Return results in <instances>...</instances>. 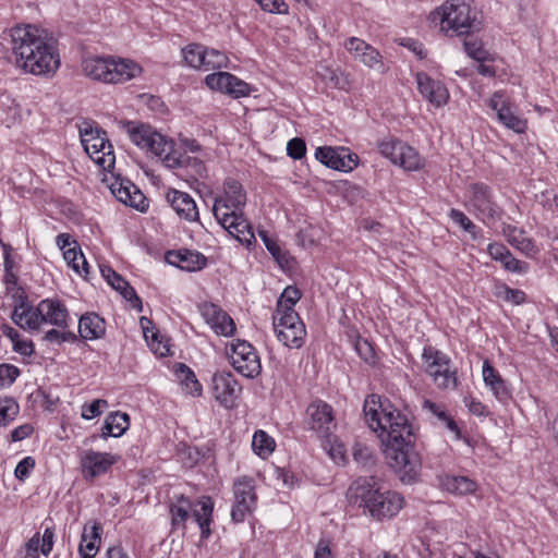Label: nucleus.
Wrapping results in <instances>:
<instances>
[{
  "mask_svg": "<svg viewBox=\"0 0 558 558\" xmlns=\"http://www.w3.org/2000/svg\"><path fill=\"white\" fill-rule=\"evenodd\" d=\"M363 412L368 426L375 432L380 430L388 465L402 483L416 482L422 460L415 448L416 436L409 405L399 409L389 399L373 393L365 399Z\"/></svg>",
  "mask_w": 558,
  "mask_h": 558,
  "instance_id": "1",
  "label": "nucleus"
},
{
  "mask_svg": "<svg viewBox=\"0 0 558 558\" xmlns=\"http://www.w3.org/2000/svg\"><path fill=\"white\" fill-rule=\"evenodd\" d=\"M10 36L16 65L25 72L45 75L59 68L60 60L53 45L37 26H15L10 31Z\"/></svg>",
  "mask_w": 558,
  "mask_h": 558,
  "instance_id": "2",
  "label": "nucleus"
},
{
  "mask_svg": "<svg viewBox=\"0 0 558 558\" xmlns=\"http://www.w3.org/2000/svg\"><path fill=\"white\" fill-rule=\"evenodd\" d=\"M348 498L379 521L395 517L403 506V497L393 490H383L373 475L357 477L348 489Z\"/></svg>",
  "mask_w": 558,
  "mask_h": 558,
  "instance_id": "3",
  "label": "nucleus"
},
{
  "mask_svg": "<svg viewBox=\"0 0 558 558\" xmlns=\"http://www.w3.org/2000/svg\"><path fill=\"white\" fill-rule=\"evenodd\" d=\"M429 21L450 36H469L482 28L475 8L462 0H448L429 14Z\"/></svg>",
  "mask_w": 558,
  "mask_h": 558,
  "instance_id": "4",
  "label": "nucleus"
},
{
  "mask_svg": "<svg viewBox=\"0 0 558 558\" xmlns=\"http://www.w3.org/2000/svg\"><path fill=\"white\" fill-rule=\"evenodd\" d=\"M122 128L136 146L145 148L158 156L166 167L173 168L182 162V158L177 156L174 142L156 132L150 125L134 121H124L122 122Z\"/></svg>",
  "mask_w": 558,
  "mask_h": 558,
  "instance_id": "5",
  "label": "nucleus"
},
{
  "mask_svg": "<svg viewBox=\"0 0 558 558\" xmlns=\"http://www.w3.org/2000/svg\"><path fill=\"white\" fill-rule=\"evenodd\" d=\"M84 73L105 83H124L141 74V66L132 60L89 57L82 63Z\"/></svg>",
  "mask_w": 558,
  "mask_h": 558,
  "instance_id": "6",
  "label": "nucleus"
},
{
  "mask_svg": "<svg viewBox=\"0 0 558 558\" xmlns=\"http://www.w3.org/2000/svg\"><path fill=\"white\" fill-rule=\"evenodd\" d=\"M80 136L85 151L95 163L106 171L114 167L113 148L104 130L90 122H84L80 126Z\"/></svg>",
  "mask_w": 558,
  "mask_h": 558,
  "instance_id": "7",
  "label": "nucleus"
},
{
  "mask_svg": "<svg viewBox=\"0 0 558 558\" xmlns=\"http://www.w3.org/2000/svg\"><path fill=\"white\" fill-rule=\"evenodd\" d=\"M469 204L476 218L490 226L501 218L502 209L494 199L493 190L483 182L469 186Z\"/></svg>",
  "mask_w": 558,
  "mask_h": 558,
  "instance_id": "8",
  "label": "nucleus"
},
{
  "mask_svg": "<svg viewBox=\"0 0 558 558\" xmlns=\"http://www.w3.org/2000/svg\"><path fill=\"white\" fill-rule=\"evenodd\" d=\"M228 356L232 367L246 378H256L262 373L260 357L256 349L245 340L231 342Z\"/></svg>",
  "mask_w": 558,
  "mask_h": 558,
  "instance_id": "9",
  "label": "nucleus"
},
{
  "mask_svg": "<svg viewBox=\"0 0 558 558\" xmlns=\"http://www.w3.org/2000/svg\"><path fill=\"white\" fill-rule=\"evenodd\" d=\"M422 357L426 364V373L440 389H454L458 385L456 371L450 368V359L432 347L424 348Z\"/></svg>",
  "mask_w": 558,
  "mask_h": 558,
  "instance_id": "10",
  "label": "nucleus"
},
{
  "mask_svg": "<svg viewBox=\"0 0 558 558\" xmlns=\"http://www.w3.org/2000/svg\"><path fill=\"white\" fill-rule=\"evenodd\" d=\"M234 502L231 510V519L234 523H241L254 511L257 504L254 480L243 476L233 484Z\"/></svg>",
  "mask_w": 558,
  "mask_h": 558,
  "instance_id": "11",
  "label": "nucleus"
},
{
  "mask_svg": "<svg viewBox=\"0 0 558 558\" xmlns=\"http://www.w3.org/2000/svg\"><path fill=\"white\" fill-rule=\"evenodd\" d=\"M213 213L220 226L234 236L241 244L250 247L255 242L252 227L244 219L242 213H220V201L214 202Z\"/></svg>",
  "mask_w": 558,
  "mask_h": 558,
  "instance_id": "12",
  "label": "nucleus"
},
{
  "mask_svg": "<svg viewBox=\"0 0 558 558\" xmlns=\"http://www.w3.org/2000/svg\"><path fill=\"white\" fill-rule=\"evenodd\" d=\"M274 330L277 339L288 348L299 349L306 337V328L299 315H288L287 318H274Z\"/></svg>",
  "mask_w": 558,
  "mask_h": 558,
  "instance_id": "13",
  "label": "nucleus"
},
{
  "mask_svg": "<svg viewBox=\"0 0 558 558\" xmlns=\"http://www.w3.org/2000/svg\"><path fill=\"white\" fill-rule=\"evenodd\" d=\"M306 424L322 437H329L336 427L333 410L323 400H315L306 409Z\"/></svg>",
  "mask_w": 558,
  "mask_h": 558,
  "instance_id": "14",
  "label": "nucleus"
},
{
  "mask_svg": "<svg viewBox=\"0 0 558 558\" xmlns=\"http://www.w3.org/2000/svg\"><path fill=\"white\" fill-rule=\"evenodd\" d=\"M213 392L220 405L231 409L242 391V387L231 372H217L213 376Z\"/></svg>",
  "mask_w": 558,
  "mask_h": 558,
  "instance_id": "15",
  "label": "nucleus"
},
{
  "mask_svg": "<svg viewBox=\"0 0 558 558\" xmlns=\"http://www.w3.org/2000/svg\"><path fill=\"white\" fill-rule=\"evenodd\" d=\"M345 49L352 53L355 59L360 60L367 68L384 74L389 68L383 61L379 51L357 37H350L344 41Z\"/></svg>",
  "mask_w": 558,
  "mask_h": 558,
  "instance_id": "16",
  "label": "nucleus"
},
{
  "mask_svg": "<svg viewBox=\"0 0 558 558\" xmlns=\"http://www.w3.org/2000/svg\"><path fill=\"white\" fill-rule=\"evenodd\" d=\"M203 319L219 336L230 337L236 330L234 320L219 305L210 302H203L197 305Z\"/></svg>",
  "mask_w": 558,
  "mask_h": 558,
  "instance_id": "17",
  "label": "nucleus"
},
{
  "mask_svg": "<svg viewBox=\"0 0 558 558\" xmlns=\"http://www.w3.org/2000/svg\"><path fill=\"white\" fill-rule=\"evenodd\" d=\"M118 458L107 453L94 450H87L81 458V465L86 480L105 474L111 465L117 462Z\"/></svg>",
  "mask_w": 558,
  "mask_h": 558,
  "instance_id": "18",
  "label": "nucleus"
},
{
  "mask_svg": "<svg viewBox=\"0 0 558 558\" xmlns=\"http://www.w3.org/2000/svg\"><path fill=\"white\" fill-rule=\"evenodd\" d=\"M415 78L420 94L430 104L436 107H441L447 104L449 93L440 81L432 78L425 72L416 73Z\"/></svg>",
  "mask_w": 558,
  "mask_h": 558,
  "instance_id": "19",
  "label": "nucleus"
},
{
  "mask_svg": "<svg viewBox=\"0 0 558 558\" xmlns=\"http://www.w3.org/2000/svg\"><path fill=\"white\" fill-rule=\"evenodd\" d=\"M110 190L121 203L140 211L146 210L148 205L145 195L130 180H117L111 184Z\"/></svg>",
  "mask_w": 558,
  "mask_h": 558,
  "instance_id": "20",
  "label": "nucleus"
},
{
  "mask_svg": "<svg viewBox=\"0 0 558 558\" xmlns=\"http://www.w3.org/2000/svg\"><path fill=\"white\" fill-rule=\"evenodd\" d=\"M216 201H220V211L226 209L229 213H242L246 204V193L239 181L228 178L223 183V196L216 197Z\"/></svg>",
  "mask_w": 558,
  "mask_h": 558,
  "instance_id": "21",
  "label": "nucleus"
},
{
  "mask_svg": "<svg viewBox=\"0 0 558 558\" xmlns=\"http://www.w3.org/2000/svg\"><path fill=\"white\" fill-rule=\"evenodd\" d=\"M489 107L497 114L498 120L508 129L522 133L526 128V121L514 114L502 94L495 93L489 99Z\"/></svg>",
  "mask_w": 558,
  "mask_h": 558,
  "instance_id": "22",
  "label": "nucleus"
},
{
  "mask_svg": "<svg viewBox=\"0 0 558 558\" xmlns=\"http://www.w3.org/2000/svg\"><path fill=\"white\" fill-rule=\"evenodd\" d=\"M38 312V305L33 306L26 296H21L11 319L23 329L37 330L43 324V316Z\"/></svg>",
  "mask_w": 558,
  "mask_h": 558,
  "instance_id": "23",
  "label": "nucleus"
},
{
  "mask_svg": "<svg viewBox=\"0 0 558 558\" xmlns=\"http://www.w3.org/2000/svg\"><path fill=\"white\" fill-rule=\"evenodd\" d=\"M101 276L106 279V281L117 291L121 293V295L132 303V306L142 312L143 303L138 298L136 291L130 283L122 278L116 270H113L110 266H100Z\"/></svg>",
  "mask_w": 558,
  "mask_h": 558,
  "instance_id": "24",
  "label": "nucleus"
},
{
  "mask_svg": "<svg viewBox=\"0 0 558 558\" xmlns=\"http://www.w3.org/2000/svg\"><path fill=\"white\" fill-rule=\"evenodd\" d=\"M38 314L43 316V324L54 325L58 328L68 327L69 312L65 305L53 299H45L38 303Z\"/></svg>",
  "mask_w": 558,
  "mask_h": 558,
  "instance_id": "25",
  "label": "nucleus"
},
{
  "mask_svg": "<svg viewBox=\"0 0 558 558\" xmlns=\"http://www.w3.org/2000/svg\"><path fill=\"white\" fill-rule=\"evenodd\" d=\"M166 199L180 218L187 221L198 220V209L190 194L172 189L167 192Z\"/></svg>",
  "mask_w": 558,
  "mask_h": 558,
  "instance_id": "26",
  "label": "nucleus"
},
{
  "mask_svg": "<svg viewBox=\"0 0 558 558\" xmlns=\"http://www.w3.org/2000/svg\"><path fill=\"white\" fill-rule=\"evenodd\" d=\"M166 260L187 271L199 270L207 264V258L203 254L190 250L169 251L166 254Z\"/></svg>",
  "mask_w": 558,
  "mask_h": 558,
  "instance_id": "27",
  "label": "nucleus"
},
{
  "mask_svg": "<svg viewBox=\"0 0 558 558\" xmlns=\"http://www.w3.org/2000/svg\"><path fill=\"white\" fill-rule=\"evenodd\" d=\"M78 332L85 340L99 339L106 333V322L96 313H86L80 318Z\"/></svg>",
  "mask_w": 558,
  "mask_h": 558,
  "instance_id": "28",
  "label": "nucleus"
},
{
  "mask_svg": "<svg viewBox=\"0 0 558 558\" xmlns=\"http://www.w3.org/2000/svg\"><path fill=\"white\" fill-rule=\"evenodd\" d=\"M482 373L485 385L490 388L495 397L500 401H507L511 396L510 390L488 360L484 361Z\"/></svg>",
  "mask_w": 558,
  "mask_h": 558,
  "instance_id": "29",
  "label": "nucleus"
},
{
  "mask_svg": "<svg viewBox=\"0 0 558 558\" xmlns=\"http://www.w3.org/2000/svg\"><path fill=\"white\" fill-rule=\"evenodd\" d=\"M197 506L201 509L193 508V518L201 529L202 538H208L210 531V523L214 511V501L209 496H202L197 500Z\"/></svg>",
  "mask_w": 558,
  "mask_h": 558,
  "instance_id": "30",
  "label": "nucleus"
},
{
  "mask_svg": "<svg viewBox=\"0 0 558 558\" xmlns=\"http://www.w3.org/2000/svg\"><path fill=\"white\" fill-rule=\"evenodd\" d=\"M130 427V416L126 413L117 411L110 413L102 425L100 437L107 439L108 437H120Z\"/></svg>",
  "mask_w": 558,
  "mask_h": 558,
  "instance_id": "31",
  "label": "nucleus"
},
{
  "mask_svg": "<svg viewBox=\"0 0 558 558\" xmlns=\"http://www.w3.org/2000/svg\"><path fill=\"white\" fill-rule=\"evenodd\" d=\"M191 511L193 512L192 500L189 497L180 495L175 502L170 506L172 529L184 532L186 529L185 523L190 518Z\"/></svg>",
  "mask_w": 558,
  "mask_h": 558,
  "instance_id": "32",
  "label": "nucleus"
},
{
  "mask_svg": "<svg viewBox=\"0 0 558 558\" xmlns=\"http://www.w3.org/2000/svg\"><path fill=\"white\" fill-rule=\"evenodd\" d=\"M504 233L508 236L509 243L526 256H533L537 253V247L532 239L523 236L522 231L515 227L507 226Z\"/></svg>",
  "mask_w": 558,
  "mask_h": 558,
  "instance_id": "33",
  "label": "nucleus"
},
{
  "mask_svg": "<svg viewBox=\"0 0 558 558\" xmlns=\"http://www.w3.org/2000/svg\"><path fill=\"white\" fill-rule=\"evenodd\" d=\"M395 165L400 166L407 171H415L423 167V159L416 149L403 143L402 149L398 151Z\"/></svg>",
  "mask_w": 558,
  "mask_h": 558,
  "instance_id": "34",
  "label": "nucleus"
},
{
  "mask_svg": "<svg viewBox=\"0 0 558 558\" xmlns=\"http://www.w3.org/2000/svg\"><path fill=\"white\" fill-rule=\"evenodd\" d=\"M445 488L458 495H466L476 490V484L474 481L466 476H448L444 481Z\"/></svg>",
  "mask_w": 558,
  "mask_h": 558,
  "instance_id": "35",
  "label": "nucleus"
},
{
  "mask_svg": "<svg viewBox=\"0 0 558 558\" xmlns=\"http://www.w3.org/2000/svg\"><path fill=\"white\" fill-rule=\"evenodd\" d=\"M182 52L185 62L190 66L206 70V48L204 46L192 44L185 47Z\"/></svg>",
  "mask_w": 558,
  "mask_h": 558,
  "instance_id": "36",
  "label": "nucleus"
},
{
  "mask_svg": "<svg viewBox=\"0 0 558 558\" xmlns=\"http://www.w3.org/2000/svg\"><path fill=\"white\" fill-rule=\"evenodd\" d=\"M258 235L263 240L266 248L272 255L275 260L281 268L289 267L290 257L286 252H282L277 241L272 239L266 230H259Z\"/></svg>",
  "mask_w": 558,
  "mask_h": 558,
  "instance_id": "37",
  "label": "nucleus"
},
{
  "mask_svg": "<svg viewBox=\"0 0 558 558\" xmlns=\"http://www.w3.org/2000/svg\"><path fill=\"white\" fill-rule=\"evenodd\" d=\"M275 440L266 432L257 430L253 435L252 448L257 456L267 458L275 450Z\"/></svg>",
  "mask_w": 558,
  "mask_h": 558,
  "instance_id": "38",
  "label": "nucleus"
},
{
  "mask_svg": "<svg viewBox=\"0 0 558 558\" xmlns=\"http://www.w3.org/2000/svg\"><path fill=\"white\" fill-rule=\"evenodd\" d=\"M175 373L191 395L201 393L202 386L198 383L194 372L189 366L183 363H178L175 365Z\"/></svg>",
  "mask_w": 558,
  "mask_h": 558,
  "instance_id": "39",
  "label": "nucleus"
},
{
  "mask_svg": "<svg viewBox=\"0 0 558 558\" xmlns=\"http://www.w3.org/2000/svg\"><path fill=\"white\" fill-rule=\"evenodd\" d=\"M352 456L354 461L364 470H372L376 464V458L373 450L361 442L353 445Z\"/></svg>",
  "mask_w": 558,
  "mask_h": 558,
  "instance_id": "40",
  "label": "nucleus"
},
{
  "mask_svg": "<svg viewBox=\"0 0 558 558\" xmlns=\"http://www.w3.org/2000/svg\"><path fill=\"white\" fill-rule=\"evenodd\" d=\"M340 155L341 153L332 147H318L315 151V157L323 165L333 170L340 171Z\"/></svg>",
  "mask_w": 558,
  "mask_h": 558,
  "instance_id": "41",
  "label": "nucleus"
},
{
  "mask_svg": "<svg viewBox=\"0 0 558 558\" xmlns=\"http://www.w3.org/2000/svg\"><path fill=\"white\" fill-rule=\"evenodd\" d=\"M232 74L229 72H218L206 76V85L214 90H219L227 94L228 87L231 85Z\"/></svg>",
  "mask_w": 558,
  "mask_h": 558,
  "instance_id": "42",
  "label": "nucleus"
},
{
  "mask_svg": "<svg viewBox=\"0 0 558 558\" xmlns=\"http://www.w3.org/2000/svg\"><path fill=\"white\" fill-rule=\"evenodd\" d=\"M402 147L403 142L395 137L385 138L378 143L380 154L388 158L392 163L396 162L398 151H400Z\"/></svg>",
  "mask_w": 558,
  "mask_h": 558,
  "instance_id": "43",
  "label": "nucleus"
},
{
  "mask_svg": "<svg viewBox=\"0 0 558 558\" xmlns=\"http://www.w3.org/2000/svg\"><path fill=\"white\" fill-rule=\"evenodd\" d=\"M19 404L13 398L0 399V426H7L19 414Z\"/></svg>",
  "mask_w": 558,
  "mask_h": 558,
  "instance_id": "44",
  "label": "nucleus"
},
{
  "mask_svg": "<svg viewBox=\"0 0 558 558\" xmlns=\"http://www.w3.org/2000/svg\"><path fill=\"white\" fill-rule=\"evenodd\" d=\"M50 343L61 344L63 342L73 343L77 340V336L72 331H66L65 329L58 328L48 330L44 337Z\"/></svg>",
  "mask_w": 558,
  "mask_h": 558,
  "instance_id": "45",
  "label": "nucleus"
},
{
  "mask_svg": "<svg viewBox=\"0 0 558 558\" xmlns=\"http://www.w3.org/2000/svg\"><path fill=\"white\" fill-rule=\"evenodd\" d=\"M463 47L466 54L478 62H484L488 59V51L485 50L482 44L477 40L465 39Z\"/></svg>",
  "mask_w": 558,
  "mask_h": 558,
  "instance_id": "46",
  "label": "nucleus"
},
{
  "mask_svg": "<svg viewBox=\"0 0 558 558\" xmlns=\"http://www.w3.org/2000/svg\"><path fill=\"white\" fill-rule=\"evenodd\" d=\"M20 374L21 371L15 365L8 363L0 364V387L3 388L11 386Z\"/></svg>",
  "mask_w": 558,
  "mask_h": 558,
  "instance_id": "47",
  "label": "nucleus"
},
{
  "mask_svg": "<svg viewBox=\"0 0 558 558\" xmlns=\"http://www.w3.org/2000/svg\"><path fill=\"white\" fill-rule=\"evenodd\" d=\"M450 219L459 225L465 232L475 235L476 226L469 219V217L461 210L452 208L449 211Z\"/></svg>",
  "mask_w": 558,
  "mask_h": 558,
  "instance_id": "48",
  "label": "nucleus"
},
{
  "mask_svg": "<svg viewBox=\"0 0 558 558\" xmlns=\"http://www.w3.org/2000/svg\"><path fill=\"white\" fill-rule=\"evenodd\" d=\"M177 156H180V158H182V162H180V165H177L174 168L191 167L194 170V173L196 175L204 177L206 168H205L204 162L201 159L185 156V155L181 154L178 149H177Z\"/></svg>",
  "mask_w": 558,
  "mask_h": 558,
  "instance_id": "49",
  "label": "nucleus"
},
{
  "mask_svg": "<svg viewBox=\"0 0 558 558\" xmlns=\"http://www.w3.org/2000/svg\"><path fill=\"white\" fill-rule=\"evenodd\" d=\"M306 154V144L303 138L294 137L287 144V155L294 160L302 159Z\"/></svg>",
  "mask_w": 558,
  "mask_h": 558,
  "instance_id": "50",
  "label": "nucleus"
},
{
  "mask_svg": "<svg viewBox=\"0 0 558 558\" xmlns=\"http://www.w3.org/2000/svg\"><path fill=\"white\" fill-rule=\"evenodd\" d=\"M228 58L225 53L216 49L206 48V71L210 69H220L226 66Z\"/></svg>",
  "mask_w": 558,
  "mask_h": 558,
  "instance_id": "51",
  "label": "nucleus"
},
{
  "mask_svg": "<svg viewBox=\"0 0 558 558\" xmlns=\"http://www.w3.org/2000/svg\"><path fill=\"white\" fill-rule=\"evenodd\" d=\"M102 526L100 523L93 521L84 525L83 533L81 536L82 543L87 541L101 542Z\"/></svg>",
  "mask_w": 558,
  "mask_h": 558,
  "instance_id": "52",
  "label": "nucleus"
},
{
  "mask_svg": "<svg viewBox=\"0 0 558 558\" xmlns=\"http://www.w3.org/2000/svg\"><path fill=\"white\" fill-rule=\"evenodd\" d=\"M301 296H302L301 291L296 287L289 286L281 293V295L277 302V307H282V304H288L289 306H294L299 302Z\"/></svg>",
  "mask_w": 558,
  "mask_h": 558,
  "instance_id": "53",
  "label": "nucleus"
},
{
  "mask_svg": "<svg viewBox=\"0 0 558 558\" xmlns=\"http://www.w3.org/2000/svg\"><path fill=\"white\" fill-rule=\"evenodd\" d=\"M232 78H233V81L230 82L231 85L228 87L227 94L234 98L248 96L251 93L250 85L246 82L238 78L233 74H232Z\"/></svg>",
  "mask_w": 558,
  "mask_h": 558,
  "instance_id": "54",
  "label": "nucleus"
},
{
  "mask_svg": "<svg viewBox=\"0 0 558 558\" xmlns=\"http://www.w3.org/2000/svg\"><path fill=\"white\" fill-rule=\"evenodd\" d=\"M355 351L359 356L365 361L366 363H374L375 360V351L372 344L367 340L359 339L355 342Z\"/></svg>",
  "mask_w": 558,
  "mask_h": 558,
  "instance_id": "55",
  "label": "nucleus"
},
{
  "mask_svg": "<svg viewBox=\"0 0 558 558\" xmlns=\"http://www.w3.org/2000/svg\"><path fill=\"white\" fill-rule=\"evenodd\" d=\"M108 402L104 399H96L89 404H85L82 408V417L85 420H92L101 414L100 407H107Z\"/></svg>",
  "mask_w": 558,
  "mask_h": 558,
  "instance_id": "56",
  "label": "nucleus"
},
{
  "mask_svg": "<svg viewBox=\"0 0 558 558\" xmlns=\"http://www.w3.org/2000/svg\"><path fill=\"white\" fill-rule=\"evenodd\" d=\"M63 257L68 262V264L74 263V259H81L84 275L85 276L88 275V272H89V265H88L84 254L82 253V251L80 248L74 246V247H69L68 250H64Z\"/></svg>",
  "mask_w": 558,
  "mask_h": 558,
  "instance_id": "57",
  "label": "nucleus"
},
{
  "mask_svg": "<svg viewBox=\"0 0 558 558\" xmlns=\"http://www.w3.org/2000/svg\"><path fill=\"white\" fill-rule=\"evenodd\" d=\"M260 7L270 12L277 14H287L289 5L283 0H257Z\"/></svg>",
  "mask_w": 558,
  "mask_h": 558,
  "instance_id": "58",
  "label": "nucleus"
},
{
  "mask_svg": "<svg viewBox=\"0 0 558 558\" xmlns=\"http://www.w3.org/2000/svg\"><path fill=\"white\" fill-rule=\"evenodd\" d=\"M35 466V460L34 458L32 457H25L24 459H22L15 470H14V474L16 476V478L21 480V481H24L25 478H27L31 474V471L34 469Z\"/></svg>",
  "mask_w": 558,
  "mask_h": 558,
  "instance_id": "59",
  "label": "nucleus"
},
{
  "mask_svg": "<svg viewBox=\"0 0 558 558\" xmlns=\"http://www.w3.org/2000/svg\"><path fill=\"white\" fill-rule=\"evenodd\" d=\"M340 171L347 172L353 170L359 165V156L350 153L348 149L340 150Z\"/></svg>",
  "mask_w": 558,
  "mask_h": 558,
  "instance_id": "60",
  "label": "nucleus"
},
{
  "mask_svg": "<svg viewBox=\"0 0 558 558\" xmlns=\"http://www.w3.org/2000/svg\"><path fill=\"white\" fill-rule=\"evenodd\" d=\"M40 535L34 534L25 544V555L23 558H39Z\"/></svg>",
  "mask_w": 558,
  "mask_h": 558,
  "instance_id": "61",
  "label": "nucleus"
},
{
  "mask_svg": "<svg viewBox=\"0 0 558 558\" xmlns=\"http://www.w3.org/2000/svg\"><path fill=\"white\" fill-rule=\"evenodd\" d=\"M98 542L94 541H87L85 543H80L78 547V554L81 558H95L98 548H99Z\"/></svg>",
  "mask_w": 558,
  "mask_h": 558,
  "instance_id": "62",
  "label": "nucleus"
},
{
  "mask_svg": "<svg viewBox=\"0 0 558 558\" xmlns=\"http://www.w3.org/2000/svg\"><path fill=\"white\" fill-rule=\"evenodd\" d=\"M529 264L517 259L512 256L507 263H505V269L513 274H526L529 271Z\"/></svg>",
  "mask_w": 558,
  "mask_h": 558,
  "instance_id": "63",
  "label": "nucleus"
},
{
  "mask_svg": "<svg viewBox=\"0 0 558 558\" xmlns=\"http://www.w3.org/2000/svg\"><path fill=\"white\" fill-rule=\"evenodd\" d=\"M13 351L24 356H31L35 352L34 343L31 340H21L19 338L13 342Z\"/></svg>",
  "mask_w": 558,
  "mask_h": 558,
  "instance_id": "64",
  "label": "nucleus"
}]
</instances>
